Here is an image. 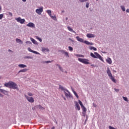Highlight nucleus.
I'll return each instance as SVG.
<instances>
[{
	"label": "nucleus",
	"instance_id": "79ce46f5",
	"mask_svg": "<svg viewBox=\"0 0 129 129\" xmlns=\"http://www.w3.org/2000/svg\"><path fill=\"white\" fill-rule=\"evenodd\" d=\"M33 53H34V54H36L37 55H41V54H40V53H39L38 51H35V50L33 51Z\"/></svg>",
	"mask_w": 129,
	"mask_h": 129
},
{
	"label": "nucleus",
	"instance_id": "3c124183",
	"mask_svg": "<svg viewBox=\"0 0 129 129\" xmlns=\"http://www.w3.org/2000/svg\"><path fill=\"white\" fill-rule=\"evenodd\" d=\"M87 0H80V2L81 3H84V2H87Z\"/></svg>",
	"mask_w": 129,
	"mask_h": 129
},
{
	"label": "nucleus",
	"instance_id": "9b49d317",
	"mask_svg": "<svg viewBox=\"0 0 129 129\" xmlns=\"http://www.w3.org/2000/svg\"><path fill=\"white\" fill-rule=\"evenodd\" d=\"M12 81H10L8 83H6L4 84V86L5 87H9V88H11V84H12Z\"/></svg>",
	"mask_w": 129,
	"mask_h": 129
},
{
	"label": "nucleus",
	"instance_id": "1a4fd4ad",
	"mask_svg": "<svg viewBox=\"0 0 129 129\" xmlns=\"http://www.w3.org/2000/svg\"><path fill=\"white\" fill-rule=\"evenodd\" d=\"M26 26L29 28H35V24L32 22H29Z\"/></svg>",
	"mask_w": 129,
	"mask_h": 129
},
{
	"label": "nucleus",
	"instance_id": "72a5a7b5",
	"mask_svg": "<svg viewBox=\"0 0 129 129\" xmlns=\"http://www.w3.org/2000/svg\"><path fill=\"white\" fill-rule=\"evenodd\" d=\"M81 108L82 109L83 111H87V109L84 106H83V107H81Z\"/></svg>",
	"mask_w": 129,
	"mask_h": 129
},
{
	"label": "nucleus",
	"instance_id": "2f4dec72",
	"mask_svg": "<svg viewBox=\"0 0 129 129\" xmlns=\"http://www.w3.org/2000/svg\"><path fill=\"white\" fill-rule=\"evenodd\" d=\"M50 17L51 19H52V20H54V21H56V20L57 19L55 16H53L51 15Z\"/></svg>",
	"mask_w": 129,
	"mask_h": 129
},
{
	"label": "nucleus",
	"instance_id": "a878e982",
	"mask_svg": "<svg viewBox=\"0 0 129 129\" xmlns=\"http://www.w3.org/2000/svg\"><path fill=\"white\" fill-rule=\"evenodd\" d=\"M26 71H27V69H22V70H20V71L18 72V73H21V72L25 73V72H26Z\"/></svg>",
	"mask_w": 129,
	"mask_h": 129
},
{
	"label": "nucleus",
	"instance_id": "6e6552de",
	"mask_svg": "<svg viewBox=\"0 0 129 129\" xmlns=\"http://www.w3.org/2000/svg\"><path fill=\"white\" fill-rule=\"evenodd\" d=\"M43 7H41L39 9H36L35 12L36 14L41 15V14H42V12H43Z\"/></svg>",
	"mask_w": 129,
	"mask_h": 129
},
{
	"label": "nucleus",
	"instance_id": "2eb2a0df",
	"mask_svg": "<svg viewBox=\"0 0 129 129\" xmlns=\"http://www.w3.org/2000/svg\"><path fill=\"white\" fill-rule=\"evenodd\" d=\"M30 40L31 41V42H32L33 43H34L35 45H38V42H37V41H36V40H35L34 38H30Z\"/></svg>",
	"mask_w": 129,
	"mask_h": 129
},
{
	"label": "nucleus",
	"instance_id": "f257e3e1",
	"mask_svg": "<svg viewBox=\"0 0 129 129\" xmlns=\"http://www.w3.org/2000/svg\"><path fill=\"white\" fill-rule=\"evenodd\" d=\"M59 89L63 91L65 96L68 98V97H71V93L70 92L67 90V89L63 87L62 86L60 85H59Z\"/></svg>",
	"mask_w": 129,
	"mask_h": 129
},
{
	"label": "nucleus",
	"instance_id": "37998d69",
	"mask_svg": "<svg viewBox=\"0 0 129 129\" xmlns=\"http://www.w3.org/2000/svg\"><path fill=\"white\" fill-rule=\"evenodd\" d=\"M122 98H123V99H124V100L125 101H128V100H127V97H122Z\"/></svg>",
	"mask_w": 129,
	"mask_h": 129
},
{
	"label": "nucleus",
	"instance_id": "ea45409f",
	"mask_svg": "<svg viewBox=\"0 0 129 129\" xmlns=\"http://www.w3.org/2000/svg\"><path fill=\"white\" fill-rule=\"evenodd\" d=\"M4 94H8V91H7L6 90H3V92H2Z\"/></svg>",
	"mask_w": 129,
	"mask_h": 129
},
{
	"label": "nucleus",
	"instance_id": "0eeeda50",
	"mask_svg": "<svg viewBox=\"0 0 129 129\" xmlns=\"http://www.w3.org/2000/svg\"><path fill=\"white\" fill-rule=\"evenodd\" d=\"M16 21H17V22L18 23H20V24H24V23H25V22H26V20H25V19H22L21 17H18V18H15Z\"/></svg>",
	"mask_w": 129,
	"mask_h": 129
},
{
	"label": "nucleus",
	"instance_id": "7ed1b4c3",
	"mask_svg": "<svg viewBox=\"0 0 129 129\" xmlns=\"http://www.w3.org/2000/svg\"><path fill=\"white\" fill-rule=\"evenodd\" d=\"M78 61L81 62V63H83L84 64H90V62H89V60L86 59V58H78Z\"/></svg>",
	"mask_w": 129,
	"mask_h": 129
},
{
	"label": "nucleus",
	"instance_id": "9d476101",
	"mask_svg": "<svg viewBox=\"0 0 129 129\" xmlns=\"http://www.w3.org/2000/svg\"><path fill=\"white\" fill-rule=\"evenodd\" d=\"M107 74H108V76L109 77H110L112 76V74H111V72L110 71L109 67L107 68Z\"/></svg>",
	"mask_w": 129,
	"mask_h": 129
},
{
	"label": "nucleus",
	"instance_id": "4468645a",
	"mask_svg": "<svg viewBox=\"0 0 129 129\" xmlns=\"http://www.w3.org/2000/svg\"><path fill=\"white\" fill-rule=\"evenodd\" d=\"M76 103V107L75 108L77 110H80V106H79V104L77 102H75Z\"/></svg>",
	"mask_w": 129,
	"mask_h": 129
},
{
	"label": "nucleus",
	"instance_id": "0e129e2a",
	"mask_svg": "<svg viewBox=\"0 0 129 129\" xmlns=\"http://www.w3.org/2000/svg\"><path fill=\"white\" fill-rule=\"evenodd\" d=\"M66 21H67V20H68V18L66 17Z\"/></svg>",
	"mask_w": 129,
	"mask_h": 129
},
{
	"label": "nucleus",
	"instance_id": "393cba45",
	"mask_svg": "<svg viewBox=\"0 0 129 129\" xmlns=\"http://www.w3.org/2000/svg\"><path fill=\"white\" fill-rule=\"evenodd\" d=\"M89 50H93L94 51H97V48H96L93 46H89Z\"/></svg>",
	"mask_w": 129,
	"mask_h": 129
},
{
	"label": "nucleus",
	"instance_id": "a211bd4d",
	"mask_svg": "<svg viewBox=\"0 0 129 129\" xmlns=\"http://www.w3.org/2000/svg\"><path fill=\"white\" fill-rule=\"evenodd\" d=\"M41 50L42 52H43V53H45V52H49L50 51L48 48H46L45 47H42Z\"/></svg>",
	"mask_w": 129,
	"mask_h": 129
},
{
	"label": "nucleus",
	"instance_id": "6e6d98bb",
	"mask_svg": "<svg viewBox=\"0 0 129 129\" xmlns=\"http://www.w3.org/2000/svg\"><path fill=\"white\" fill-rule=\"evenodd\" d=\"M62 98H63L64 100H66V98H65V97L62 96Z\"/></svg>",
	"mask_w": 129,
	"mask_h": 129
},
{
	"label": "nucleus",
	"instance_id": "f03ea898",
	"mask_svg": "<svg viewBox=\"0 0 129 129\" xmlns=\"http://www.w3.org/2000/svg\"><path fill=\"white\" fill-rule=\"evenodd\" d=\"M94 54H93V53L92 52H91L90 56H92V58H94L95 59H99L100 60H101V61H102V62H104L103 58H102V56H101L100 54L96 52H95Z\"/></svg>",
	"mask_w": 129,
	"mask_h": 129
},
{
	"label": "nucleus",
	"instance_id": "f3484780",
	"mask_svg": "<svg viewBox=\"0 0 129 129\" xmlns=\"http://www.w3.org/2000/svg\"><path fill=\"white\" fill-rule=\"evenodd\" d=\"M106 61L107 63L108 64H111V63H112V61L111 60V58L108 57L107 59H106Z\"/></svg>",
	"mask_w": 129,
	"mask_h": 129
},
{
	"label": "nucleus",
	"instance_id": "864d4df0",
	"mask_svg": "<svg viewBox=\"0 0 129 129\" xmlns=\"http://www.w3.org/2000/svg\"><path fill=\"white\" fill-rule=\"evenodd\" d=\"M93 106H94V107H96V104L94 103H93Z\"/></svg>",
	"mask_w": 129,
	"mask_h": 129
},
{
	"label": "nucleus",
	"instance_id": "423d86ee",
	"mask_svg": "<svg viewBox=\"0 0 129 129\" xmlns=\"http://www.w3.org/2000/svg\"><path fill=\"white\" fill-rule=\"evenodd\" d=\"M25 98H26L27 100H28V101L29 102H30L31 103H33V102H34V101H35L33 97H29L27 95H25Z\"/></svg>",
	"mask_w": 129,
	"mask_h": 129
},
{
	"label": "nucleus",
	"instance_id": "58836bf2",
	"mask_svg": "<svg viewBox=\"0 0 129 129\" xmlns=\"http://www.w3.org/2000/svg\"><path fill=\"white\" fill-rule=\"evenodd\" d=\"M64 55H66V57L69 58V54L68 53V52L66 51V52H64Z\"/></svg>",
	"mask_w": 129,
	"mask_h": 129
},
{
	"label": "nucleus",
	"instance_id": "49530a36",
	"mask_svg": "<svg viewBox=\"0 0 129 129\" xmlns=\"http://www.w3.org/2000/svg\"><path fill=\"white\" fill-rule=\"evenodd\" d=\"M4 18V14H0V20H2Z\"/></svg>",
	"mask_w": 129,
	"mask_h": 129
},
{
	"label": "nucleus",
	"instance_id": "aec40b11",
	"mask_svg": "<svg viewBox=\"0 0 129 129\" xmlns=\"http://www.w3.org/2000/svg\"><path fill=\"white\" fill-rule=\"evenodd\" d=\"M68 30L70 31V32H73V33H74L75 34H76V32L74 31L73 29H72L70 26H68Z\"/></svg>",
	"mask_w": 129,
	"mask_h": 129
},
{
	"label": "nucleus",
	"instance_id": "bf43d9fd",
	"mask_svg": "<svg viewBox=\"0 0 129 129\" xmlns=\"http://www.w3.org/2000/svg\"><path fill=\"white\" fill-rule=\"evenodd\" d=\"M22 2H24V3H26V2H27V0H22Z\"/></svg>",
	"mask_w": 129,
	"mask_h": 129
},
{
	"label": "nucleus",
	"instance_id": "c756f323",
	"mask_svg": "<svg viewBox=\"0 0 129 129\" xmlns=\"http://www.w3.org/2000/svg\"><path fill=\"white\" fill-rule=\"evenodd\" d=\"M56 66L58 67L59 70H60V71H61L62 72H63V69L62 68V67H61V66H60L59 64H57Z\"/></svg>",
	"mask_w": 129,
	"mask_h": 129
},
{
	"label": "nucleus",
	"instance_id": "b1692460",
	"mask_svg": "<svg viewBox=\"0 0 129 129\" xmlns=\"http://www.w3.org/2000/svg\"><path fill=\"white\" fill-rule=\"evenodd\" d=\"M18 66L20 67V68H26V67H27V65L24 64H20L18 65Z\"/></svg>",
	"mask_w": 129,
	"mask_h": 129
},
{
	"label": "nucleus",
	"instance_id": "f704fd0d",
	"mask_svg": "<svg viewBox=\"0 0 129 129\" xmlns=\"http://www.w3.org/2000/svg\"><path fill=\"white\" fill-rule=\"evenodd\" d=\"M79 103L81 107L84 106V105H83V104L82 103V102L81 101H80V100H79Z\"/></svg>",
	"mask_w": 129,
	"mask_h": 129
},
{
	"label": "nucleus",
	"instance_id": "603ef678",
	"mask_svg": "<svg viewBox=\"0 0 129 129\" xmlns=\"http://www.w3.org/2000/svg\"><path fill=\"white\" fill-rule=\"evenodd\" d=\"M82 113H83L84 116H85V114H86V111H83V112H82Z\"/></svg>",
	"mask_w": 129,
	"mask_h": 129
},
{
	"label": "nucleus",
	"instance_id": "8fccbe9b",
	"mask_svg": "<svg viewBox=\"0 0 129 129\" xmlns=\"http://www.w3.org/2000/svg\"><path fill=\"white\" fill-rule=\"evenodd\" d=\"M114 90H115V91H116V92H118V91H119V90L117 89L116 88H114Z\"/></svg>",
	"mask_w": 129,
	"mask_h": 129
},
{
	"label": "nucleus",
	"instance_id": "4d7b16f0",
	"mask_svg": "<svg viewBox=\"0 0 129 129\" xmlns=\"http://www.w3.org/2000/svg\"><path fill=\"white\" fill-rule=\"evenodd\" d=\"M126 12L127 13H129V9H126Z\"/></svg>",
	"mask_w": 129,
	"mask_h": 129
},
{
	"label": "nucleus",
	"instance_id": "a18cd8bd",
	"mask_svg": "<svg viewBox=\"0 0 129 129\" xmlns=\"http://www.w3.org/2000/svg\"><path fill=\"white\" fill-rule=\"evenodd\" d=\"M86 8H89V3H86Z\"/></svg>",
	"mask_w": 129,
	"mask_h": 129
},
{
	"label": "nucleus",
	"instance_id": "680f3d73",
	"mask_svg": "<svg viewBox=\"0 0 129 129\" xmlns=\"http://www.w3.org/2000/svg\"><path fill=\"white\" fill-rule=\"evenodd\" d=\"M51 129H55V127L53 126Z\"/></svg>",
	"mask_w": 129,
	"mask_h": 129
},
{
	"label": "nucleus",
	"instance_id": "f8f14e48",
	"mask_svg": "<svg viewBox=\"0 0 129 129\" xmlns=\"http://www.w3.org/2000/svg\"><path fill=\"white\" fill-rule=\"evenodd\" d=\"M76 39H77V41H78L79 42H81V43H84V40H83V39L79 37V36H77Z\"/></svg>",
	"mask_w": 129,
	"mask_h": 129
},
{
	"label": "nucleus",
	"instance_id": "dca6fc26",
	"mask_svg": "<svg viewBox=\"0 0 129 129\" xmlns=\"http://www.w3.org/2000/svg\"><path fill=\"white\" fill-rule=\"evenodd\" d=\"M87 38H94L95 37V35L92 34H87Z\"/></svg>",
	"mask_w": 129,
	"mask_h": 129
},
{
	"label": "nucleus",
	"instance_id": "a19ab883",
	"mask_svg": "<svg viewBox=\"0 0 129 129\" xmlns=\"http://www.w3.org/2000/svg\"><path fill=\"white\" fill-rule=\"evenodd\" d=\"M26 44H28V45H32V42L30 41H27L26 42Z\"/></svg>",
	"mask_w": 129,
	"mask_h": 129
},
{
	"label": "nucleus",
	"instance_id": "7c9ffc66",
	"mask_svg": "<svg viewBox=\"0 0 129 129\" xmlns=\"http://www.w3.org/2000/svg\"><path fill=\"white\" fill-rule=\"evenodd\" d=\"M76 56L78 57L84 58V55L82 54H76Z\"/></svg>",
	"mask_w": 129,
	"mask_h": 129
},
{
	"label": "nucleus",
	"instance_id": "20e7f679",
	"mask_svg": "<svg viewBox=\"0 0 129 129\" xmlns=\"http://www.w3.org/2000/svg\"><path fill=\"white\" fill-rule=\"evenodd\" d=\"M33 110H34V109H37V110H41V111H43V110H45V108L42 107L41 105H36L34 107L32 108Z\"/></svg>",
	"mask_w": 129,
	"mask_h": 129
},
{
	"label": "nucleus",
	"instance_id": "6ab92c4d",
	"mask_svg": "<svg viewBox=\"0 0 129 129\" xmlns=\"http://www.w3.org/2000/svg\"><path fill=\"white\" fill-rule=\"evenodd\" d=\"M72 91L73 92L74 94L75 95V96H76L77 98H79V96H78V94H77V93H76V92H75V91H74V89H73V88H72Z\"/></svg>",
	"mask_w": 129,
	"mask_h": 129
},
{
	"label": "nucleus",
	"instance_id": "de8ad7c7",
	"mask_svg": "<svg viewBox=\"0 0 129 129\" xmlns=\"http://www.w3.org/2000/svg\"><path fill=\"white\" fill-rule=\"evenodd\" d=\"M28 95H29V96H33V94L29 92V93H28Z\"/></svg>",
	"mask_w": 129,
	"mask_h": 129
},
{
	"label": "nucleus",
	"instance_id": "052dcab7",
	"mask_svg": "<svg viewBox=\"0 0 129 129\" xmlns=\"http://www.w3.org/2000/svg\"><path fill=\"white\" fill-rule=\"evenodd\" d=\"M8 51H9V52H12V50H11V49H9V50H8Z\"/></svg>",
	"mask_w": 129,
	"mask_h": 129
},
{
	"label": "nucleus",
	"instance_id": "e2e57ef3",
	"mask_svg": "<svg viewBox=\"0 0 129 129\" xmlns=\"http://www.w3.org/2000/svg\"><path fill=\"white\" fill-rule=\"evenodd\" d=\"M0 11H2V6H0Z\"/></svg>",
	"mask_w": 129,
	"mask_h": 129
},
{
	"label": "nucleus",
	"instance_id": "5701e85b",
	"mask_svg": "<svg viewBox=\"0 0 129 129\" xmlns=\"http://www.w3.org/2000/svg\"><path fill=\"white\" fill-rule=\"evenodd\" d=\"M16 41L18 43V44H23V41H22L21 39L19 38H16Z\"/></svg>",
	"mask_w": 129,
	"mask_h": 129
},
{
	"label": "nucleus",
	"instance_id": "c85d7f7f",
	"mask_svg": "<svg viewBox=\"0 0 129 129\" xmlns=\"http://www.w3.org/2000/svg\"><path fill=\"white\" fill-rule=\"evenodd\" d=\"M47 13L48 15L49 16V17L52 16L51 10H47Z\"/></svg>",
	"mask_w": 129,
	"mask_h": 129
},
{
	"label": "nucleus",
	"instance_id": "69168bd1",
	"mask_svg": "<svg viewBox=\"0 0 129 129\" xmlns=\"http://www.w3.org/2000/svg\"><path fill=\"white\" fill-rule=\"evenodd\" d=\"M114 72H115V73H116V71H114Z\"/></svg>",
	"mask_w": 129,
	"mask_h": 129
},
{
	"label": "nucleus",
	"instance_id": "5fc2aeb1",
	"mask_svg": "<svg viewBox=\"0 0 129 129\" xmlns=\"http://www.w3.org/2000/svg\"><path fill=\"white\" fill-rule=\"evenodd\" d=\"M69 40L71 41L73 43H74V40H72L71 38H69Z\"/></svg>",
	"mask_w": 129,
	"mask_h": 129
},
{
	"label": "nucleus",
	"instance_id": "09e8293b",
	"mask_svg": "<svg viewBox=\"0 0 129 129\" xmlns=\"http://www.w3.org/2000/svg\"><path fill=\"white\" fill-rule=\"evenodd\" d=\"M44 63H46V64H48L49 63H51V61L48 60V61H45L44 62Z\"/></svg>",
	"mask_w": 129,
	"mask_h": 129
},
{
	"label": "nucleus",
	"instance_id": "c03bdc74",
	"mask_svg": "<svg viewBox=\"0 0 129 129\" xmlns=\"http://www.w3.org/2000/svg\"><path fill=\"white\" fill-rule=\"evenodd\" d=\"M59 52H60V53H61V54H65V53L66 52V51H65L64 50H59Z\"/></svg>",
	"mask_w": 129,
	"mask_h": 129
},
{
	"label": "nucleus",
	"instance_id": "4c0bfd02",
	"mask_svg": "<svg viewBox=\"0 0 129 129\" xmlns=\"http://www.w3.org/2000/svg\"><path fill=\"white\" fill-rule=\"evenodd\" d=\"M69 50L71 51V52H72V51H73V48L71 46H69Z\"/></svg>",
	"mask_w": 129,
	"mask_h": 129
},
{
	"label": "nucleus",
	"instance_id": "412c9836",
	"mask_svg": "<svg viewBox=\"0 0 129 129\" xmlns=\"http://www.w3.org/2000/svg\"><path fill=\"white\" fill-rule=\"evenodd\" d=\"M109 78L113 82H114V83H116V80L114 79L113 76H111V77H109Z\"/></svg>",
	"mask_w": 129,
	"mask_h": 129
},
{
	"label": "nucleus",
	"instance_id": "473e14b6",
	"mask_svg": "<svg viewBox=\"0 0 129 129\" xmlns=\"http://www.w3.org/2000/svg\"><path fill=\"white\" fill-rule=\"evenodd\" d=\"M24 59H33V57L30 56H26L24 57Z\"/></svg>",
	"mask_w": 129,
	"mask_h": 129
},
{
	"label": "nucleus",
	"instance_id": "c9c22d12",
	"mask_svg": "<svg viewBox=\"0 0 129 129\" xmlns=\"http://www.w3.org/2000/svg\"><path fill=\"white\" fill-rule=\"evenodd\" d=\"M121 9L123 12H125V8H124V6H120Z\"/></svg>",
	"mask_w": 129,
	"mask_h": 129
},
{
	"label": "nucleus",
	"instance_id": "13d9d810",
	"mask_svg": "<svg viewBox=\"0 0 129 129\" xmlns=\"http://www.w3.org/2000/svg\"><path fill=\"white\" fill-rule=\"evenodd\" d=\"M0 97H3V94H2L1 93H0Z\"/></svg>",
	"mask_w": 129,
	"mask_h": 129
},
{
	"label": "nucleus",
	"instance_id": "39448f33",
	"mask_svg": "<svg viewBox=\"0 0 129 129\" xmlns=\"http://www.w3.org/2000/svg\"><path fill=\"white\" fill-rule=\"evenodd\" d=\"M10 88H12V89H16V90L19 91V87H18V85H17V84L14 82H12Z\"/></svg>",
	"mask_w": 129,
	"mask_h": 129
},
{
	"label": "nucleus",
	"instance_id": "774afa93",
	"mask_svg": "<svg viewBox=\"0 0 129 129\" xmlns=\"http://www.w3.org/2000/svg\"><path fill=\"white\" fill-rule=\"evenodd\" d=\"M91 66H94V64H91Z\"/></svg>",
	"mask_w": 129,
	"mask_h": 129
},
{
	"label": "nucleus",
	"instance_id": "cd10ccee",
	"mask_svg": "<svg viewBox=\"0 0 129 129\" xmlns=\"http://www.w3.org/2000/svg\"><path fill=\"white\" fill-rule=\"evenodd\" d=\"M35 39H37V40H38L39 42H42V39H41V38L39 37V36H35Z\"/></svg>",
	"mask_w": 129,
	"mask_h": 129
},
{
	"label": "nucleus",
	"instance_id": "4be33fe9",
	"mask_svg": "<svg viewBox=\"0 0 129 129\" xmlns=\"http://www.w3.org/2000/svg\"><path fill=\"white\" fill-rule=\"evenodd\" d=\"M109 78L113 82H114V83H116V80L114 79L113 76H111V77H109Z\"/></svg>",
	"mask_w": 129,
	"mask_h": 129
},
{
	"label": "nucleus",
	"instance_id": "bb28decb",
	"mask_svg": "<svg viewBox=\"0 0 129 129\" xmlns=\"http://www.w3.org/2000/svg\"><path fill=\"white\" fill-rule=\"evenodd\" d=\"M6 16H10V17H12L13 16V13H11L10 12H7L6 13Z\"/></svg>",
	"mask_w": 129,
	"mask_h": 129
},
{
	"label": "nucleus",
	"instance_id": "ddd939ff",
	"mask_svg": "<svg viewBox=\"0 0 129 129\" xmlns=\"http://www.w3.org/2000/svg\"><path fill=\"white\" fill-rule=\"evenodd\" d=\"M84 43L86 44V45H90V46H92L93 45H94V43L92 42H89L87 40H85L84 41Z\"/></svg>",
	"mask_w": 129,
	"mask_h": 129
},
{
	"label": "nucleus",
	"instance_id": "e433bc0d",
	"mask_svg": "<svg viewBox=\"0 0 129 129\" xmlns=\"http://www.w3.org/2000/svg\"><path fill=\"white\" fill-rule=\"evenodd\" d=\"M28 50L29 52H31V53H33L34 52V50H32V49H31V48H30V47L28 48Z\"/></svg>",
	"mask_w": 129,
	"mask_h": 129
},
{
	"label": "nucleus",
	"instance_id": "338daca9",
	"mask_svg": "<svg viewBox=\"0 0 129 129\" xmlns=\"http://www.w3.org/2000/svg\"><path fill=\"white\" fill-rule=\"evenodd\" d=\"M62 13H64V11H61Z\"/></svg>",
	"mask_w": 129,
	"mask_h": 129
}]
</instances>
